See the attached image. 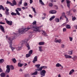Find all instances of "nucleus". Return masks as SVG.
Wrapping results in <instances>:
<instances>
[{
  "label": "nucleus",
  "instance_id": "45",
  "mask_svg": "<svg viewBox=\"0 0 77 77\" xmlns=\"http://www.w3.org/2000/svg\"><path fill=\"white\" fill-rule=\"evenodd\" d=\"M58 40L57 39V38H55V40H54V42H56V43H57L58 42Z\"/></svg>",
  "mask_w": 77,
  "mask_h": 77
},
{
  "label": "nucleus",
  "instance_id": "24",
  "mask_svg": "<svg viewBox=\"0 0 77 77\" xmlns=\"http://www.w3.org/2000/svg\"><path fill=\"white\" fill-rule=\"evenodd\" d=\"M12 60L14 63H15L17 62V60H16V59L15 58L12 59Z\"/></svg>",
  "mask_w": 77,
  "mask_h": 77
},
{
  "label": "nucleus",
  "instance_id": "8",
  "mask_svg": "<svg viewBox=\"0 0 77 77\" xmlns=\"http://www.w3.org/2000/svg\"><path fill=\"white\" fill-rule=\"evenodd\" d=\"M64 17H65V18L66 19V20H68V18L66 17V16L65 15L64 13H63L62 14V16L60 17V20H63Z\"/></svg>",
  "mask_w": 77,
  "mask_h": 77
},
{
  "label": "nucleus",
  "instance_id": "6",
  "mask_svg": "<svg viewBox=\"0 0 77 77\" xmlns=\"http://www.w3.org/2000/svg\"><path fill=\"white\" fill-rule=\"evenodd\" d=\"M40 71V75L41 76H43V77H44L45 75V74H46V71L45 70H42Z\"/></svg>",
  "mask_w": 77,
  "mask_h": 77
},
{
  "label": "nucleus",
  "instance_id": "63",
  "mask_svg": "<svg viewBox=\"0 0 77 77\" xmlns=\"http://www.w3.org/2000/svg\"><path fill=\"white\" fill-rule=\"evenodd\" d=\"M3 17V16L2 15V14H0V17Z\"/></svg>",
  "mask_w": 77,
  "mask_h": 77
},
{
  "label": "nucleus",
  "instance_id": "25",
  "mask_svg": "<svg viewBox=\"0 0 77 77\" xmlns=\"http://www.w3.org/2000/svg\"><path fill=\"white\" fill-rule=\"evenodd\" d=\"M55 20L56 22H57V23H59V19L58 18H55Z\"/></svg>",
  "mask_w": 77,
  "mask_h": 77
},
{
  "label": "nucleus",
  "instance_id": "64",
  "mask_svg": "<svg viewBox=\"0 0 77 77\" xmlns=\"http://www.w3.org/2000/svg\"><path fill=\"white\" fill-rule=\"evenodd\" d=\"M58 77H61V76L60 75V74H59L58 75Z\"/></svg>",
  "mask_w": 77,
  "mask_h": 77
},
{
  "label": "nucleus",
  "instance_id": "10",
  "mask_svg": "<svg viewBox=\"0 0 77 77\" xmlns=\"http://www.w3.org/2000/svg\"><path fill=\"white\" fill-rule=\"evenodd\" d=\"M49 12V13H50V14H56V13L57 12V11H56V10H51V11H50Z\"/></svg>",
  "mask_w": 77,
  "mask_h": 77
},
{
  "label": "nucleus",
  "instance_id": "1",
  "mask_svg": "<svg viewBox=\"0 0 77 77\" xmlns=\"http://www.w3.org/2000/svg\"><path fill=\"white\" fill-rule=\"evenodd\" d=\"M8 39L9 40V44L10 45L9 47L11 49L12 51H14V50L15 49L17 50H21V48H22V45H20V44L18 46H16L15 48H14L12 47V39H11L10 38H8Z\"/></svg>",
  "mask_w": 77,
  "mask_h": 77
},
{
  "label": "nucleus",
  "instance_id": "41",
  "mask_svg": "<svg viewBox=\"0 0 77 77\" xmlns=\"http://www.w3.org/2000/svg\"><path fill=\"white\" fill-rule=\"evenodd\" d=\"M5 13L6 15H9V11H5Z\"/></svg>",
  "mask_w": 77,
  "mask_h": 77
},
{
  "label": "nucleus",
  "instance_id": "43",
  "mask_svg": "<svg viewBox=\"0 0 77 77\" xmlns=\"http://www.w3.org/2000/svg\"><path fill=\"white\" fill-rule=\"evenodd\" d=\"M23 5L25 6H27L28 5V4H27V3L25 2L24 3Z\"/></svg>",
  "mask_w": 77,
  "mask_h": 77
},
{
  "label": "nucleus",
  "instance_id": "61",
  "mask_svg": "<svg viewBox=\"0 0 77 77\" xmlns=\"http://www.w3.org/2000/svg\"><path fill=\"white\" fill-rule=\"evenodd\" d=\"M51 3H53L54 1L53 0H50Z\"/></svg>",
  "mask_w": 77,
  "mask_h": 77
},
{
  "label": "nucleus",
  "instance_id": "31",
  "mask_svg": "<svg viewBox=\"0 0 77 77\" xmlns=\"http://www.w3.org/2000/svg\"><path fill=\"white\" fill-rule=\"evenodd\" d=\"M31 55H30V54L28 53V54H26V57L27 58L29 57H30Z\"/></svg>",
  "mask_w": 77,
  "mask_h": 77
},
{
  "label": "nucleus",
  "instance_id": "18",
  "mask_svg": "<svg viewBox=\"0 0 77 77\" xmlns=\"http://www.w3.org/2000/svg\"><path fill=\"white\" fill-rule=\"evenodd\" d=\"M3 10V11H5V8H4V7L2 5H0V10Z\"/></svg>",
  "mask_w": 77,
  "mask_h": 77
},
{
  "label": "nucleus",
  "instance_id": "51",
  "mask_svg": "<svg viewBox=\"0 0 77 77\" xmlns=\"http://www.w3.org/2000/svg\"><path fill=\"white\" fill-rule=\"evenodd\" d=\"M70 3H71V1H69V0L67 1H66V3H67V4H70Z\"/></svg>",
  "mask_w": 77,
  "mask_h": 77
},
{
  "label": "nucleus",
  "instance_id": "52",
  "mask_svg": "<svg viewBox=\"0 0 77 77\" xmlns=\"http://www.w3.org/2000/svg\"><path fill=\"white\" fill-rule=\"evenodd\" d=\"M66 29L63 28V32H66Z\"/></svg>",
  "mask_w": 77,
  "mask_h": 77
},
{
  "label": "nucleus",
  "instance_id": "5",
  "mask_svg": "<svg viewBox=\"0 0 77 77\" xmlns=\"http://www.w3.org/2000/svg\"><path fill=\"white\" fill-rule=\"evenodd\" d=\"M12 3L7 1L6 4H9L10 5L12 6H14V5H17V2H16L15 0H14L12 2Z\"/></svg>",
  "mask_w": 77,
  "mask_h": 77
},
{
  "label": "nucleus",
  "instance_id": "9",
  "mask_svg": "<svg viewBox=\"0 0 77 77\" xmlns=\"http://www.w3.org/2000/svg\"><path fill=\"white\" fill-rule=\"evenodd\" d=\"M6 23L9 26H12V21H7Z\"/></svg>",
  "mask_w": 77,
  "mask_h": 77
},
{
  "label": "nucleus",
  "instance_id": "21",
  "mask_svg": "<svg viewBox=\"0 0 77 77\" xmlns=\"http://www.w3.org/2000/svg\"><path fill=\"white\" fill-rule=\"evenodd\" d=\"M6 38L7 39H8V42H9H9H10V41H9V38H10V39H11V40H12H12H13L12 39V38H11V37H8V35H6Z\"/></svg>",
  "mask_w": 77,
  "mask_h": 77
},
{
  "label": "nucleus",
  "instance_id": "28",
  "mask_svg": "<svg viewBox=\"0 0 77 77\" xmlns=\"http://www.w3.org/2000/svg\"><path fill=\"white\" fill-rule=\"evenodd\" d=\"M15 11L16 12L17 15H20V13H19V12L18 10H17L16 9Z\"/></svg>",
  "mask_w": 77,
  "mask_h": 77
},
{
  "label": "nucleus",
  "instance_id": "38",
  "mask_svg": "<svg viewBox=\"0 0 77 77\" xmlns=\"http://www.w3.org/2000/svg\"><path fill=\"white\" fill-rule=\"evenodd\" d=\"M53 6V5L52 3H50L49 4V6H50V7H52Z\"/></svg>",
  "mask_w": 77,
  "mask_h": 77
},
{
  "label": "nucleus",
  "instance_id": "30",
  "mask_svg": "<svg viewBox=\"0 0 77 77\" xmlns=\"http://www.w3.org/2000/svg\"><path fill=\"white\" fill-rule=\"evenodd\" d=\"M39 2H40L41 5H45L44 3L43 2H42V0H39Z\"/></svg>",
  "mask_w": 77,
  "mask_h": 77
},
{
  "label": "nucleus",
  "instance_id": "42",
  "mask_svg": "<svg viewBox=\"0 0 77 77\" xmlns=\"http://www.w3.org/2000/svg\"><path fill=\"white\" fill-rule=\"evenodd\" d=\"M16 10H18L19 11H21V8H17Z\"/></svg>",
  "mask_w": 77,
  "mask_h": 77
},
{
  "label": "nucleus",
  "instance_id": "39",
  "mask_svg": "<svg viewBox=\"0 0 77 77\" xmlns=\"http://www.w3.org/2000/svg\"><path fill=\"white\" fill-rule=\"evenodd\" d=\"M32 53H33V50H31L29 52V54H30V55L32 54Z\"/></svg>",
  "mask_w": 77,
  "mask_h": 77
},
{
  "label": "nucleus",
  "instance_id": "4",
  "mask_svg": "<svg viewBox=\"0 0 77 77\" xmlns=\"http://www.w3.org/2000/svg\"><path fill=\"white\" fill-rule=\"evenodd\" d=\"M29 29H30V28H27L25 29L22 28L19 31V32L21 34H23V33H25L26 31H27V30H29Z\"/></svg>",
  "mask_w": 77,
  "mask_h": 77
},
{
  "label": "nucleus",
  "instance_id": "44",
  "mask_svg": "<svg viewBox=\"0 0 77 77\" xmlns=\"http://www.w3.org/2000/svg\"><path fill=\"white\" fill-rule=\"evenodd\" d=\"M61 48H65V45L64 44H62L61 45Z\"/></svg>",
  "mask_w": 77,
  "mask_h": 77
},
{
  "label": "nucleus",
  "instance_id": "29",
  "mask_svg": "<svg viewBox=\"0 0 77 77\" xmlns=\"http://www.w3.org/2000/svg\"><path fill=\"white\" fill-rule=\"evenodd\" d=\"M56 66L57 67H59V66H62V65L59 63H57L56 64Z\"/></svg>",
  "mask_w": 77,
  "mask_h": 77
},
{
  "label": "nucleus",
  "instance_id": "26",
  "mask_svg": "<svg viewBox=\"0 0 77 77\" xmlns=\"http://www.w3.org/2000/svg\"><path fill=\"white\" fill-rule=\"evenodd\" d=\"M11 15L13 16H14L15 15L16 16L17 15V13H15L14 12H11Z\"/></svg>",
  "mask_w": 77,
  "mask_h": 77
},
{
  "label": "nucleus",
  "instance_id": "57",
  "mask_svg": "<svg viewBox=\"0 0 77 77\" xmlns=\"http://www.w3.org/2000/svg\"><path fill=\"white\" fill-rule=\"evenodd\" d=\"M30 4H32L33 3V0H29Z\"/></svg>",
  "mask_w": 77,
  "mask_h": 77
},
{
  "label": "nucleus",
  "instance_id": "35",
  "mask_svg": "<svg viewBox=\"0 0 77 77\" xmlns=\"http://www.w3.org/2000/svg\"><path fill=\"white\" fill-rule=\"evenodd\" d=\"M4 60L3 59H1L0 60V63H2L4 62Z\"/></svg>",
  "mask_w": 77,
  "mask_h": 77
},
{
  "label": "nucleus",
  "instance_id": "7",
  "mask_svg": "<svg viewBox=\"0 0 77 77\" xmlns=\"http://www.w3.org/2000/svg\"><path fill=\"white\" fill-rule=\"evenodd\" d=\"M43 68L44 69H47V67L46 66H41L39 69H35V70L36 71H42V70Z\"/></svg>",
  "mask_w": 77,
  "mask_h": 77
},
{
  "label": "nucleus",
  "instance_id": "60",
  "mask_svg": "<svg viewBox=\"0 0 77 77\" xmlns=\"http://www.w3.org/2000/svg\"><path fill=\"white\" fill-rule=\"evenodd\" d=\"M53 20V19L51 17L49 19L50 21H52Z\"/></svg>",
  "mask_w": 77,
  "mask_h": 77
},
{
  "label": "nucleus",
  "instance_id": "22",
  "mask_svg": "<svg viewBox=\"0 0 77 77\" xmlns=\"http://www.w3.org/2000/svg\"><path fill=\"white\" fill-rule=\"evenodd\" d=\"M38 71H35V72H34L33 73H32L31 74V75H37V74H38Z\"/></svg>",
  "mask_w": 77,
  "mask_h": 77
},
{
  "label": "nucleus",
  "instance_id": "2",
  "mask_svg": "<svg viewBox=\"0 0 77 77\" xmlns=\"http://www.w3.org/2000/svg\"><path fill=\"white\" fill-rule=\"evenodd\" d=\"M32 24H33V25H31L30 26L31 28L33 30V31L35 32H41V30L39 29V27L34 26L35 24H36V21L35 20L32 23Z\"/></svg>",
  "mask_w": 77,
  "mask_h": 77
},
{
  "label": "nucleus",
  "instance_id": "49",
  "mask_svg": "<svg viewBox=\"0 0 77 77\" xmlns=\"http://www.w3.org/2000/svg\"><path fill=\"white\" fill-rule=\"evenodd\" d=\"M54 8L56 9H58V7H57V6L56 5H54Z\"/></svg>",
  "mask_w": 77,
  "mask_h": 77
},
{
  "label": "nucleus",
  "instance_id": "34",
  "mask_svg": "<svg viewBox=\"0 0 77 77\" xmlns=\"http://www.w3.org/2000/svg\"><path fill=\"white\" fill-rule=\"evenodd\" d=\"M10 68L11 70H13V69H14V67L13 65H11L10 66Z\"/></svg>",
  "mask_w": 77,
  "mask_h": 77
},
{
  "label": "nucleus",
  "instance_id": "55",
  "mask_svg": "<svg viewBox=\"0 0 77 77\" xmlns=\"http://www.w3.org/2000/svg\"><path fill=\"white\" fill-rule=\"evenodd\" d=\"M0 24H5V23H3L2 22H0Z\"/></svg>",
  "mask_w": 77,
  "mask_h": 77
},
{
  "label": "nucleus",
  "instance_id": "12",
  "mask_svg": "<svg viewBox=\"0 0 77 77\" xmlns=\"http://www.w3.org/2000/svg\"><path fill=\"white\" fill-rule=\"evenodd\" d=\"M0 29L4 33L5 32V28L2 25H0Z\"/></svg>",
  "mask_w": 77,
  "mask_h": 77
},
{
  "label": "nucleus",
  "instance_id": "54",
  "mask_svg": "<svg viewBox=\"0 0 77 77\" xmlns=\"http://www.w3.org/2000/svg\"><path fill=\"white\" fill-rule=\"evenodd\" d=\"M5 9H6V11H9V9L8 8L5 7Z\"/></svg>",
  "mask_w": 77,
  "mask_h": 77
},
{
  "label": "nucleus",
  "instance_id": "23",
  "mask_svg": "<svg viewBox=\"0 0 77 77\" xmlns=\"http://www.w3.org/2000/svg\"><path fill=\"white\" fill-rule=\"evenodd\" d=\"M42 32L43 33H42V34L44 36H47V34L46 33V32H45L44 31H42Z\"/></svg>",
  "mask_w": 77,
  "mask_h": 77
},
{
  "label": "nucleus",
  "instance_id": "14",
  "mask_svg": "<svg viewBox=\"0 0 77 77\" xmlns=\"http://www.w3.org/2000/svg\"><path fill=\"white\" fill-rule=\"evenodd\" d=\"M74 70L73 69H72L71 70L69 73V75H71V74H73V73H74Z\"/></svg>",
  "mask_w": 77,
  "mask_h": 77
},
{
  "label": "nucleus",
  "instance_id": "56",
  "mask_svg": "<svg viewBox=\"0 0 77 77\" xmlns=\"http://www.w3.org/2000/svg\"><path fill=\"white\" fill-rule=\"evenodd\" d=\"M22 1H23V0H20V1L19 2L20 5H21L22 4Z\"/></svg>",
  "mask_w": 77,
  "mask_h": 77
},
{
  "label": "nucleus",
  "instance_id": "46",
  "mask_svg": "<svg viewBox=\"0 0 77 77\" xmlns=\"http://www.w3.org/2000/svg\"><path fill=\"white\" fill-rule=\"evenodd\" d=\"M69 39L70 41L71 42L72 41V37H69Z\"/></svg>",
  "mask_w": 77,
  "mask_h": 77
},
{
  "label": "nucleus",
  "instance_id": "62",
  "mask_svg": "<svg viewBox=\"0 0 77 77\" xmlns=\"http://www.w3.org/2000/svg\"><path fill=\"white\" fill-rule=\"evenodd\" d=\"M22 9H23V10H24V9H25V8L24 7H22Z\"/></svg>",
  "mask_w": 77,
  "mask_h": 77
},
{
  "label": "nucleus",
  "instance_id": "19",
  "mask_svg": "<svg viewBox=\"0 0 77 77\" xmlns=\"http://www.w3.org/2000/svg\"><path fill=\"white\" fill-rule=\"evenodd\" d=\"M44 44H45V42H42L38 43V45H44Z\"/></svg>",
  "mask_w": 77,
  "mask_h": 77
},
{
  "label": "nucleus",
  "instance_id": "16",
  "mask_svg": "<svg viewBox=\"0 0 77 77\" xmlns=\"http://www.w3.org/2000/svg\"><path fill=\"white\" fill-rule=\"evenodd\" d=\"M0 75L2 77H5L6 75V74L4 72H2L1 74Z\"/></svg>",
  "mask_w": 77,
  "mask_h": 77
},
{
  "label": "nucleus",
  "instance_id": "40",
  "mask_svg": "<svg viewBox=\"0 0 77 77\" xmlns=\"http://www.w3.org/2000/svg\"><path fill=\"white\" fill-rule=\"evenodd\" d=\"M10 70H11V69H7L6 71L8 73H9V72H10Z\"/></svg>",
  "mask_w": 77,
  "mask_h": 77
},
{
  "label": "nucleus",
  "instance_id": "27",
  "mask_svg": "<svg viewBox=\"0 0 77 77\" xmlns=\"http://www.w3.org/2000/svg\"><path fill=\"white\" fill-rule=\"evenodd\" d=\"M40 64H36L35 65V67H36L37 68H38V69H39V67L40 66Z\"/></svg>",
  "mask_w": 77,
  "mask_h": 77
},
{
  "label": "nucleus",
  "instance_id": "48",
  "mask_svg": "<svg viewBox=\"0 0 77 77\" xmlns=\"http://www.w3.org/2000/svg\"><path fill=\"white\" fill-rule=\"evenodd\" d=\"M67 6L69 8H70V4H67Z\"/></svg>",
  "mask_w": 77,
  "mask_h": 77
},
{
  "label": "nucleus",
  "instance_id": "33",
  "mask_svg": "<svg viewBox=\"0 0 77 77\" xmlns=\"http://www.w3.org/2000/svg\"><path fill=\"white\" fill-rule=\"evenodd\" d=\"M72 51H71L69 52V55H72Z\"/></svg>",
  "mask_w": 77,
  "mask_h": 77
},
{
  "label": "nucleus",
  "instance_id": "3",
  "mask_svg": "<svg viewBox=\"0 0 77 77\" xmlns=\"http://www.w3.org/2000/svg\"><path fill=\"white\" fill-rule=\"evenodd\" d=\"M26 44V46L28 48V50H30V45L27 43V42L25 41H21V42L20 43V45H22V47L23 45Z\"/></svg>",
  "mask_w": 77,
  "mask_h": 77
},
{
  "label": "nucleus",
  "instance_id": "11",
  "mask_svg": "<svg viewBox=\"0 0 77 77\" xmlns=\"http://www.w3.org/2000/svg\"><path fill=\"white\" fill-rule=\"evenodd\" d=\"M37 56H35L34 57V59L32 61V62L33 63H35V62H36V61H37Z\"/></svg>",
  "mask_w": 77,
  "mask_h": 77
},
{
  "label": "nucleus",
  "instance_id": "53",
  "mask_svg": "<svg viewBox=\"0 0 77 77\" xmlns=\"http://www.w3.org/2000/svg\"><path fill=\"white\" fill-rule=\"evenodd\" d=\"M62 41V40L61 39L58 40V43H60Z\"/></svg>",
  "mask_w": 77,
  "mask_h": 77
},
{
  "label": "nucleus",
  "instance_id": "47",
  "mask_svg": "<svg viewBox=\"0 0 77 77\" xmlns=\"http://www.w3.org/2000/svg\"><path fill=\"white\" fill-rule=\"evenodd\" d=\"M76 20V17H72V21H74V20Z\"/></svg>",
  "mask_w": 77,
  "mask_h": 77
},
{
  "label": "nucleus",
  "instance_id": "36",
  "mask_svg": "<svg viewBox=\"0 0 77 77\" xmlns=\"http://www.w3.org/2000/svg\"><path fill=\"white\" fill-rule=\"evenodd\" d=\"M31 8H32L33 11H34V13H36V10H35V8H33V7H32Z\"/></svg>",
  "mask_w": 77,
  "mask_h": 77
},
{
  "label": "nucleus",
  "instance_id": "13",
  "mask_svg": "<svg viewBox=\"0 0 77 77\" xmlns=\"http://www.w3.org/2000/svg\"><path fill=\"white\" fill-rule=\"evenodd\" d=\"M64 57L66 59H68V58H72V57L71 56L68 55L66 54L64 55Z\"/></svg>",
  "mask_w": 77,
  "mask_h": 77
},
{
  "label": "nucleus",
  "instance_id": "58",
  "mask_svg": "<svg viewBox=\"0 0 77 77\" xmlns=\"http://www.w3.org/2000/svg\"><path fill=\"white\" fill-rule=\"evenodd\" d=\"M29 17H30V18H33V16H32V15L31 14L29 15Z\"/></svg>",
  "mask_w": 77,
  "mask_h": 77
},
{
  "label": "nucleus",
  "instance_id": "32",
  "mask_svg": "<svg viewBox=\"0 0 77 77\" xmlns=\"http://www.w3.org/2000/svg\"><path fill=\"white\" fill-rule=\"evenodd\" d=\"M72 59H73V60H75V59H77V57L75 56H74Z\"/></svg>",
  "mask_w": 77,
  "mask_h": 77
},
{
  "label": "nucleus",
  "instance_id": "37",
  "mask_svg": "<svg viewBox=\"0 0 77 77\" xmlns=\"http://www.w3.org/2000/svg\"><path fill=\"white\" fill-rule=\"evenodd\" d=\"M66 24H67V23L66 22L64 23H63L62 25L61 26H62V27H64V26H66Z\"/></svg>",
  "mask_w": 77,
  "mask_h": 77
},
{
  "label": "nucleus",
  "instance_id": "17",
  "mask_svg": "<svg viewBox=\"0 0 77 77\" xmlns=\"http://www.w3.org/2000/svg\"><path fill=\"white\" fill-rule=\"evenodd\" d=\"M42 46H39L38 47L39 51L40 52H42V51H43V50H42Z\"/></svg>",
  "mask_w": 77,
  "mask_h": 77
},
{
  "label": "nucleus",
  "instance_id": "59",
  "mask_svg": "<svg viewBox=\"0 0 77 77\" xmlns=\"http://www.w3.org/2000/svg\"><path fill=\"white\" fill-rule=\"evenodd\" d=\"M51 18L53 20V19H54V18H55V16H53L52 17H51Z\"/></svg>",
  "mask_w": 77,
  "mask_h": 77
},
{
  "label": "nucleus",
  "instance_id": "20",
  "mask_svg": "<svg viewBox=\"0 0 77 77\" xmlns=\"http://www.w3.org/2000/svg\"><path fill=\"white\" fill-rule=\"evenodd\" d=\"M66 29H69L71 28V26L67 24L66 25Z\"/></svg>",
  "mask_w": 77,
  "mask_h": 77
},
{
  "label": "nucleus",
  "instance_id": "15",
  "mask_svg": "<svg viewBox=\"0 0 77 77\" xmlns=\"http://www.w3.org/2000/svg\"><path fill=\"white\" fill-rule=\"evenodd\" d=\"M23 65H24V64L21 63H18V66L19 67H21Z\"/></svg>",
  "mask_w": 77,
  "mask_h": 77
},
{
  "label": "nucleus",
  "instance_id": "50",
  "mask_svg": "<svg viewBox=\"0 0 77 77\" xmlns=\"http://www.w3.org/2000/svg\"><path fill=\"white\" fill-rule=\"evenodd\" d=\"M7 69H10V66L9 65H7L6 66Z\"/></svg>",
  "mask_w": 77,
  "mask_h": 77
}]
</instances>
